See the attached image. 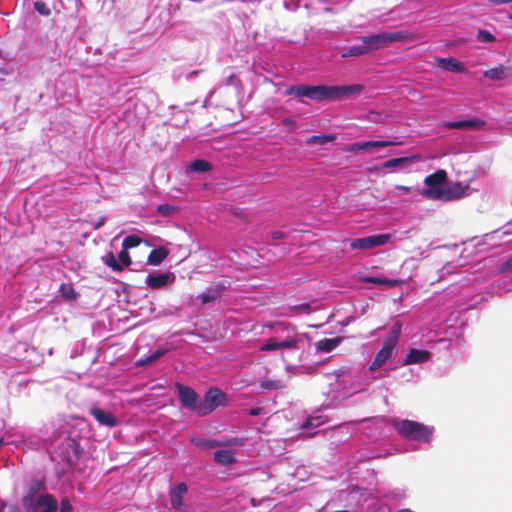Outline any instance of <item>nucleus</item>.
<instances>
[{
  "label": "nucleus",
  "instance_id": "53",
  "mask_svg": "<svg viewBox=\"0 0 512 512\" xmlns=\"http://www.w3.org/2000/svg\"><path fill=\"white\" fill-rule=\"evenodd\" d=\"M504 228L506 229L504 231L505 234H512V220L509 221L505 226Z\"/></svg>",
  "mask_w": 512,
  "mask_h": 512
},
{
  "label": "nucleus",
  "instance_id": "43",
  "mask_svg": "<svg viewBox=\"0 0 512 512\" xmlns=\"http://www.w3.org/2000/svg\"><path fill=\"white\" fill-rule=\"evenodd\" d=\"M499 270L502 273L512 271V255L500 264Z\"/></svg>",
  "mask_w": 512,
  "mask_h": 512
},
{
  "label": "nucleus",
  "instance_id": "40",
  "mask_svg": "<svg viewBox=\"0 0 512 512\" xmlns=\"http://www.w3.org/2000/svg\"><path fill=\"white\" fill-rule=\"evenodd\" d=\"M146 283L154 289L160 288V274H149Z\"/></svg>",
  "mask_w": 512,
  "mask_h": 512
},
{
  "label": "nucleus",
  "instance_id": "54",
  "mask_svg": "<svg viewBox=\"0 0 512 512\" xmlns=\"http://www.w3.org/2000/svg\"><path fill=\"white\" fill-rule=\"evenodd\" d=\"M396 189L404 192H409L411 190V187L404 185H396Z\"/></svg>",
  "mask_w": 512,
  "mask_h": 512
},
{
  "label": "nucleus",
  "instance_id": "18",
  "mask_svg": "<svg viewBox=\"0 0 512 512\" xmlns=\"http://www.w3.org/2000/svg\"><path fill=\"white\" fill-rule=\"evenodd\" d=\"M89 412L102 426L113 428L118 424L117 418L111 412H107L99 407H91Z\"/></svg>",
  "mask_w": 512,
  "mask_h": 512
},
{
  "label": "nucleus",
  "instance_id": "34",
  "mask_svg": "<svg viewBox=\"0 0 512 512\" xmlns=\"http://www.w3.org/2000/svg\"><path fill=\"white\" fill-rule=\"evenodd\" d=\"M238 443H239L238 439L234 438L232 440H229V441L225 442L224 444H238ZM196 444L197 445H202L205 448H213V447L219 446V445H221L223 443L222 442H218L216 440H211V439H202L199 442H197Z\"/></svg>",
  "mask_w": 512,
  "mask_h": 512
},
{
  "label": "nucleus",
  "instance_id": "41",
  "mask_svg": "<svg viewBox=\"0 0 512 512\" xmlns=\"http://www.w3.org/2000/svg\"><path fill=\"white\" fill-rule=\"evenodd\" d=\"M148 263L151 265H160V248H155L150 252Z\"/></svg>",
  "mask_w": 512,
  "mask_h": 512
},
{
  "label": "nucleus",
  "instance_id": "45",
  "mask_svg": "<svg viewBox=\"0 0 512 512\" xmlns=\"http://www.w3.org/2000/svg\"><path fill=\"white\" fill-rule=\"evenodd\" d=\"M175 280L173 272H162V287L172 283Z\"/></svg>",
  "mask_w": 512,
  "mask_h": 512
},
{
  "label": "nucleus",
  "instance_id": "13",
  "mask_svg": "<svg viewBox=\"0 0 512 512\" xmlns=\"http://www.w3.org/2000/svg\"><path fill=\"white\" fill-rule=\"evenodd\" d=\"M485 124L486 122L483 119L473 117L456 121H444L441 126L445 129L480 130Z\"/></svg>",
  "mask_w": 512,
  "mask_h": 512
},
{
  "label": "nucleus",
  "instance_id": "58",
  "mask_svg": "<svg viewBox=\"0 0 512 512\" xmlns=\"http://www.w3.org/2000/svg\"><path fill=\"white\" fill-rule=\"evenodd\" d=\"M261 386L268 389L271 388L270 381H263Z\"/></svg>",
  "mask_w": 512,
  "mask_h": 512
},
{
  "label": "nucleus",
  "instance_id": "25",
  "mask_svg": "<svg viewBox=\"0 0 512 512\" xmlns=\"http://www.w3.org/2000/svg\"><path fill=\"white\" fill-rule=\"evenodd\" d=\"M46 490L45 482L42 480H33L29 483L27 492L22 498H37L38 495L43 494Z\"/></svg>",
  "mask_w": 512,
  "mask_h": 512
},
{
  "label": "nucleus",
  "instance_id": "24",
  "mask_svg": "<svg viewBox=\"0 0 512 512\" xmlns=\"http://www.w3.org/2000/svg\"><path fill=\"white\" fill-rule=\"evenodd\" d=\"M508 75H509L508 68H506L502 65L490 68L483 72L484 78L489 79L491 81H502V80L506 79L508 77Z\"/></svg>",
  "mask_w": 512,
  "mask_h": 512
},
{
  "label": "nucleus",
  "instance_id": "61",
  "mask_svg": "<svg viewBox=\"0 0 512 512\" xmlns=\"http://www.w3.org/2000/svg\"><path fill=\"white\" fill-rule=\"evenodd\" d=\"M232 78L233 76H230L229 79H228V83L232 82Z\"/></svg>",
  "mask_w": 512,
  "mask_h": 512
},
{
  "label": "nucleus",
  "instance_id": "20",
  "mask_svg": "<svg viewBox=\"0 0 512 512\" xmlns=\"http://www.w3.org/2000/svg\"><path fill=\"white\" fill-rule=\"evenodd\" d=\"M187 493V485L179 482L170 489V501L173 507L179 508L183 504V497Z\"/></svg>",
  "mask_w": 512,
  "mask_h": 512
},
{
  "label": "nucleus",
  "instance_id": "35",
  "mask_svg": "<svg viewBox=\"0 0 512 512\" xmlns=\"http://www.w3.org/2000/svg\"><path fill=\"white\" fill-rule=\"evenodd\" d=\"M141 243V239L137 235L126 236L122 242V247L125 250L137 247Z\"/></svg>",
  "mask_w": 512,
  "mask_h": 512
},
{
  "label": "nucleus",
  "instance_id": "50",
  "mask_svg": "<svg viewBox=\"0 0 512 512\" xmlns=\"http://www.w3.org/2000/svg\"><path fill=\"white\" fill-rule=\"evenodd\" d=\"M4 512H22L18 505H10Z\"/></svg>",
  "mask_w": 512,
  "mask_h": 512
},
{
  "label": "nucleus",
  "instance_id": "44",
  "mask_svg": "<svg viewBox=\"0 0 512 512\" xmlns=\"http://www.w3.org/2000/svg\"><path fill=\"white\" fill-rule=\"evenodd\" d=\"M72 511H73V507H72L69 499H67V498L62 499L60 502V506H59V512H72Z\"/></svg>",
  "mask_w": 512,
  "mask_h": 512
},
{
  "label": "nucleus",
  "instance_id": "47",
  "mask_svg": "<svg viewBox=\"0 0 512 512\" xmlns=\"http://www.w3.org/2000/svg\"><path fill=\"white\" fill-rule=\"evenodd\" d=\"M285 236V233L282 231H274L271 233V239L274 242V244H276L277 241L285 238Z\"/></svg>",
  "mask_w": 512,
  "mask_h": 512
},
{
  "label": "nucleus",
  "instance_id": "56",
  "mask_svg": "<svg viewBox=\"0 0 512 512\" xmlns=\"http://www.w3.org/2000/svg\"><path fill=\"white\" fill-rule=\"evenodd\" d=\"M105 223V219L104 218H101L94 226V229L97 230L99 229L100 227H102Z\"/></svg>",
  "mask_w": 512,
  "mask_h": 512
},
{
  "label": "nucleus",
  "instance_id": "57",
  "mask_svg": "<svg viewBox=\"0 0 512 512\" xmlns=\"http://www.w3.org/2000/svg\"><path fill=\"white\" fill-rule=\"evenodd\" d=\"M275 334H276V336L274 338H277V339H283L286 336V333H283V332H278Z\"/></svg>",
  "mask_w": 512,
  "mask_h": 512
},
{
  "label": "nucleus",
  "instance_id": "19",
  "mask_svg": "<svg viewBox=\"0 0 512 512\" xmlns=\"http://www.w3.org/2000/svg\"><path fill=\"white\" fill-rule=\"evenodd\" d=\"M213 165L205 159H195L185 168V173L192 178L193 174H202L212 171Z\"/></svg>",
  "mask_w": 512,
  "mask_h": 512
},
{
  "label": "nucleus",
  "instance_id": "26",
  "mask_svg": "<svg viewBox=\"0 0 512 512\" xmlns=\"http://www.w3.org/2000/svg\"><path fill=\"white\" fill-rule=\"evenodd\" d=\"M360 282L366 283V284H374L377 286H393L395 284V280H390L384 277H378V276H362L360 277Z\"/></svg>",
  "mask_w": 512,
  "mask_h": 512
},
{
  "label": "nucleus",
  "instance_id": "5",
  "mask_svg": "<svg viewBox=\"0 0 512 512\" xmlns=\"http://www.w3.org/2000/svg\"><path fill=\"white\" fill-rule=\"evenodd\" d=\"M424 184L425 188L420 192L423 197L430 200H441L447 185V172L443 169L436 170L425 177Z\"/></svg>",
  "mask_w": 512,
  "mask_h": 512
},
{
  "label": "nucleus",
  "instance_id": "16",
  "mask_svg": "<svg viewBox=\"0 0 512 512\" xmlns=\"http://www.w3.org/2000/svg\"><path fill=\"white\" fill-rule=\"evenodd\" d=\"M416 156H403L388 159L380 164V168L391 171H404L407 165L415 162Z\"/></svg>",
  "mask_w": 512,
  "mask_h": 512
},
{
  "label": "nucleus",
  "instance_id": "9",
  "mask_svg": "<svg viewBox=\"0 0 512 512\" xmlns=\"http://www.w3.org/2000/svg\"><path fill=\"white\" fill-rule=\"evenodd\" d=\"M390 233H380L367 237L355 238L350 241V247L354 250H368L383 246L391 240Z\"/></svg>",
  "mask_w": 512,
  "mask_h": 512
},
{
  "label": "nucleus",
  "instance_id": "7",
  "mask_svg": "<svg viewBox=\"0 0 512 512\" xmlns=\"http://www.w3.org/2000/svg\"><path fill=\"white\" fill-rule=\"evenodd\" d=\"M22 505L26 512H57L58 503L50 493H43L37 498H22Z\"/></svg>",
  "mask_w": 512,
  "mask_h": 512
},
{
  "label": "nucleus",
  "instance_id": "1",
  "mask_svg": "<svg viewBox=\"0 0 512 512\" xmlns=\"http://www.w3.org/2000/svg\"><path fill=\"white\" fill-rule=\"evenodd\" d=\"M364 90L361 84L351 85H291L285 90V95L295 98L306 97L313 101H335L360 94Z\"/></svg>",
  "mask_w": 512,
  "mask_h": 512
},
{
  "label": "nucleus",
  "instance_id": "60",
  "mask_svg": "<svg viewBox=\"0 0 512 512\" xmlns=\"http://www.w3.org/2000/svg\"><path fill=\"white\" fill-rule=\"evenodd\" d=\"M319 433H320V431H316L315 433L309 434V436L312 437V436H315V435H317Z\"/></svg>",
  "mask_w": 512,
  "mask_h": 512
},
{
  "label": "nucleus",
  "instance_id": "2",
  "mask_svg": "<svg viewBox=\"0 0 512 512\" xmlns=\"http://www.w3.org/2000/svg\"><path fill=\"white\" fill-rule=\"evenodd\" d=\"M265 327L273 330L274 333H286V336L283 339H277L274 337L267 339L261 345L260 351L270 352L279 349H299L300 339L296 336V329L293 325L283 321H274L266 324Z\"/></svg>",
  "mask_w": 512,
  "mask_h": 512
},
{
  "label": "nucleus",
  "instance_id": "30",
  "mask_svg": "<svg viewBox=\"0 0 512 512\" xmlns=\"http://www.w3.org/2000/svg\"><path fill=\"white\" fill-rule=\"evenodd\" d=\"M336 139V135L334 134H325L321 133L318 135H312L307 139L308 144H317V145H325L329 142H332Z\"/></svg>",
  "mask_w": 512,
  "mask_h": 512
},
{
  "label": "nucleus",
  "instance_id": "8",
  "mask_svg": "<svg viewBox=\"0 0 512 512\" xmlns=\"http://www.w3.org/2000/svg\"><path fill=\"white\" fill-rule=\"evenodd\" d=\"M176 389L181 406L198 415L201 398L197 392L193 388L180 383L176 384Z\"/></svg>",
  "mask_w": 512,
  "mask_h": 512
},
{
  "label": "nucleus",
  "instance_id": "21",
  "mask_svg": "<svg viewBox=\"0 0 512 512\" xmlns=\"http://www.w3.org/2000/svg\"><path fill=\"white\" fill-rule=\"evenodd\" d=\"M342 341L343 338L340 336L334 338H323L315 343V348L317 352L330 353L336 349Z\"/></svg>",
  "mask_w": 512,
  "mask_h": 512
},
{
  "label": "nucleus",
  "instance_id": "48",
  "mask_svg": "<svg viewBox=\"0 0 512 512\" xmlns=\"http://www.w3.org/2000/svg\"><path fill=\"white\" fill-rule=\"evenodd\" d=\"M415 372L413 369H408L407 371L403 372L402 378H404L406 381H410L415 377Z\"/></svg>",
  "mask_w": 512,
  "mask_h": 512
},
{
  "label": "nucleus",
  "instance_id": "42",
  "mask_svg": "<svg viewBox=\"0 0 512 512\" xmlns=\"http://www.w3.org/2000/svg\"><path fill=\"white\" fill-rule=\"evenodd\" d=\"M118 262L123 266H129L131 264V258L127 250L122 249L118 255Z\"/></svg>",
  "mask_w": 512,
  "mask_h": 512
},
{
  "label": "nucleus",
  "instance_id": "27",
  "mask_svg": "<svg viewBox=\"0 0 512 512\" xmlns=\"http://www.w3.org/2000/svg\"><path fill=\"white\" fill-rule=\"evenodd\" d=\"M401 331H402L401 322L400 321L394 322L393 325L391 326L388 334L384 338V340L397 346V344L399 342Z\"/></svg>",
  "mask_w": 512,
  "mask_h": 512
},
{
  "label": "nucleus",
  "instance_id": "12",
  "mask_svg": "<svg viewBox=\"0 0 512 512\" xmlns=\"http://www.w3.org/2000/svg\"><path fill=\"white\" fill-rule=\"evenodd\" d=\"M396 347V345L383 340L381 349L376 353L375 358L369 364V370L375 371L381 368L388 360L392 358Z\"/></svg>",
  "mask_w": 512,
  "mask_h": 512
},
{
  "label": "nucleus",
  "instance_id": "6",
  "mask_svg": "<svg viewBox=\"0 0 512 512\" xmlns=\"http://www.w3.org/2000/svg\"><path fill=\"white\" fill-rule=\"evenodd\" d=\"M227 403V395L219 388L211 387L205 394L203 399L200 400V409L198 416H206L218 407L225 406Z\"/></svg>",
  "mask_w": 512,
  "mask_h": 512
},
{
  "label": "nucleus",
  "instance_id": "14",
  "mask_svg": "<svg viewBox=\"0 0 512 512\" xmlns=\"http://www.w3.org/2000/svg\"><path fill=\"white\" fill-rule=\"evenodd\" d=\"M468 191H469L468 184H462L460 182H455V183H452L451 185L447 184L440 201L449 202V201L459 200V199L467 196Z\"/></svg>",
  "mask_w": 512,
  "mask_h": 512
},
{
  "label": "nucleus",
  "instance_id": "11",
  "mask_svg": "<svg viewBox=\"0 0 512 512\" xmlns=\"http://www.w3.org/2000/svg\"><path fill=\"white\" fill-rule=\"evenodd\" d=\"M432 357V353L427 349L409 348L406 355L397 362L395 368L398 366H408L415 364H423L428 362Z\"/></svg>",
  "mask_w": 512,
  "mask_h": 512
},
{
  "label": "nucleus",
  "instance_id": "28",
  "mask_svg": "<svg viewBox=\"0 0 512 512\" xmlns=\"http://www.w3.org/2000/svg\"><path fill=\"white\" fill-rule=\"evenodd\" d=\"M366 54H369L368 49L366 48L364 42H361V44L353 45L349 47L345 52H343L342 58L360 57Z\"/></svg>",
  "mask_w": 512,
  "mask_h": 512
},
{
  "label": "nucleus",
  "instance_id": "32",
  "mask_svg": "<svg viewBox=\"0 0 512 512\" xmlns=\"http://www.w3.org/2000/svg\"><path fill=\"white\" fill-rule=\"evenodd\" d=\"M102 260L112 270L117 272L123 271V266L118 262L112 252H108L105 256L102 257Z\"/></svg>",
  "mask_w": 512,
  "mask_h": 512
},
{
  "label": "nucleus",
  "instance_id": "23",
  "mask_svg": "<svg viewBox=\"0 0 512 512\" xmlns=\"http://www.w3.org/2000/svg\"><path fill=\"white\" fill-rule=\"evenodd\" d=\"M352 432L350 430L349 424H340L331 429V435L330 437L335 439V441L342 443L349 440L351 437Z\"/></svg>",
  "mask_w": 512,
  "mask_h": 512
},
{
  "label": "nucleus",
  "instance_id": "55",
  "mask_svg": "<svg viewBox=\"0 0 512 512\" xmlns=\"http://www.w3.org/2000/svg\"><path fill=\"white\" fill-rule=\"evenodd\" d=\"M259 414H260V409L259 408H252L249 411V415H251V416H258Z\"/></svg>",
  "mask_w": 512,
  "mask_h": 512
},
{
  "label": "nucleus",
  "instance_id": "59",
  "mask_svg": "<svg viewBox=\"0 0 512 512\" xmlns=\"http://www.w3.org/2000/svg\"><path fill=\"white\" fill-rule=\"evenodd\" d=\"M284 6H285V8H286V9H288V10H296V9H297V5H294V6L291 8V7H289V5H288V3H287V2H285V3H284Z\"/></svg>",
  "mask_w": 512,
  "mask_h": 512
},
{
  "label": "nucleus",
  "instance_id": "51",
  "mask_svg": "<svg viewBox=\"0 0 512 512\" xmlns=\"http://www.w3.org/2000/svg\"><path fill=\"white\" fill-rule=\"evenodd\" d=\"M490 3L494 4V5H502V4H508V3H512V0H489Z\"/></svg>",
  "mask_w": 512,
  "mask_h": 512
},
{
  "label": "nucleus",
  "instance_id": "17",
  "mask_svg": "<svg viewBox=\"0 0 512 512\" xmlns=\"http://www.w3.org/2000/svg\"><path fill=\"white\" fill-rule=\"evenodd\" d=\"M435 61L437 66L444 71L458 74L466 72L465 65L453 57H436Z\"/></svg>",
  "mask_w": 512,
  "mask_h": 512
},
{
  "label": "nucleus",
  "instance_id": "4",
  "mask_svg": "<svg viewBox=\"0 0 512 512\" xmlns=\"http://www.w3.org/2000/svg\"><path fill=\"white\" fill-rule=\"evenodd\" d=\"M409 38V33L404 30L384 31L376 34H368L361 38L368 53H372L393 42H403Z\"/></svg>",
  "mask_w": 512,
  "mask_h": 512
},
{
  "label": "nucleus",
  "instance_id": "10",
  "mask_svg": "<svg viewBox=\"0 0 512 512\" xmlns=\"http://www.w3.org/2000/svg\"><path fill=\"white\" fill-rule=\"evenodd\" d=\"M230 287L231 282L228 280L212 282L203 293L198 295L197 299H199L202 304H209L220 298Z\"/></svg>",
  "mask_w": 512,
  "mask_h": 512
},
{
  "label": "nucleus",
  "instance_id": "3",
  "mask_svg": "<svg viewBox=\"0 0 512 512\" xmlns=\"http://www.w3.org/2000/svg\"><path fill=\"white\" fill-rule=\"evenodd\" d=\"M394 428L402 438L422 444H430L435 434L434 426L409 419L396 421Z\"/></svg>",
  "mask_w": 512,
  "mask_h": 512
},
{
  "label": "nucleus",
  "instance_id": "15",
  "mask_svg": "<svg viewBox=\"0 0 512 512\" xmlns=\"http://www.w3.org/2000/svg\"><path fill=\"white\" fill-rule=\"evenodd\" d=\"M401 142L394 140H369L364 142H355L351 144L350 151L358 152V151H368L374 148H384L389 146H395L400 144Z\"/></svg>",
  "mask_w": 512,
  "mask_h": 512
},
{
  "label": "nucleus",
  "instance_id": "31",
  "mask_svg": "<svg viewBox=\"0 0 512 512\" xmlns=\"http://www.w3.org/2000/svg\"><path fill=\"white\" fill-rule=\"evenodd\" d=\"M60 294L68 301L76 300L78 293L75 291L71 283H62L59 288Z\"/></svg>",
  "mask_w": 512,
  "mask_h": 512
},
{
  "label": "nucleus",
  "instance_id": "38",
  "mask_svg": "<svg viewBox=\"0 0 512 512\" xmlns=\"http://www.w3.org/2000/svg\"><path fill=\"white\" fill-rule=\"evenodd\" d=\"M160 357V349H156L149 357L140 358L136 361L137 366H144Z\"/></svg>",
  "mask_w": 512,
  "mask_h": 512
},
{
  "label": "nucleus",
  "instance_id": "29",
  "mask_svg": "<svg viewBox=\"0 0 512 512\" xmlns=\"http://www.w3.org/2000/svg\"><path fill=\"white\" fill-rule=\"evenodd\" d=\"M325 421H326V419H324L322 415H312V416L307 417L303 421V423L301 425V429L307 430V429H311V428H316V427H319L320 425L324 424Z\"/></svg>",
  "mask_w": 512,
  "mask_h": 512
},
{
  "label": "nucleus",
  "instance_id": "39",
  "mask_svg": "<svg viewBox=\"0 0 512 512\" xmlns=\"http://www.w3.org/2000/svg\"><path fill=\"white\" fill-rule=\"evenodd\" d=\"M288 309L293 314L308 312L310 310V304L305 302V303L290 306Z\"/></svg>",
  "mask_w": 512,
  "mask_h": 512
},
{
  "label": "nucleus",
  "instance_id": "36",
  "mask_svg": "<svg viewBox=\"0 0 512 512\" xmlns=\"http://www.w3.org/2000/svg\"><path fill=\"white\" fill-rule=\"evenodd\" d=\"M476 38L483 43H491L496 40L495 36L486 29H478Z\"/></svg>",
  "mask_w": 512,
  "mask_h": 512
},
{
  "label": "nucleus",
  "instance_id": "46",
  "mask_svg": "<svg viewBox=\"0 0 512 512\" xmlns=\"http://www.w3.org/2000/svg\"><path fill=\"white\" fill-rule=\"evenodd\" d=\"M178 208L174 205L162 203V216L170 215L176 212Z\"/></svg>",
  "mask_w": 512,
  "mask_h": 512
},
{
  "label": "nucleus",
  "instance_id": "33",
  "mask_svg": "<svg viewBox=\"0 0 512 512\" xmlns=\"http://www.w3.org/2000/svg\"><path fill=\"white\" fill-rule=\"evenodd\" d=\"M333 375L336 377V381L339 382L338 387L346 386V377L350 379V370L347 367H342L333 371Z\"/></svg>",
  "mask_w": 512,
  "mask_h": 512
},
{
  "label": "nucleus",
  "instance_id": "37",
  "mask_svg": "<svg viewBox=\"0 0 512 512\" xmlns=\"http://www.w3.org/2000/svg\"><path fill=\"white\" fill-rule=\"evenodd\" d=\"M34 9L42 16H49L51 14L50 8L41 0L34 2Z\"/></svg>",
  "mask_w": 512,
  "mask_h": 512
},
{
  "label": "nucleus",
  "instance_id": "49",
  "mask_svg": "<svg viewBox=\"0 0 512 512\" xmlns=\"http://www.w3.org/2000/svg\"><path fill=\"white\" fill-rule=\"evenodd\" d=\"M438 345H441L444 349H448L450 345V341L445 338H440L437 342Z\"/></svg>",
  "mask_w": 512,
  "mask_h": 512
},
{
  "label": "nucleus",
  "instance_id": "62",
  "mask_svg": "<svg viewBox=\"0 0 512 512\" xmlns=\"http://www.w3.org/2000/svg\"><path fill=\"white\" fill-rule=\"evenodd\" d=\"M166 353V350L162 349L161 354L162 356Z\"/></svg>",
  "mask_w": 512,
  "mask_h": 512
},
{
  "label": "nucleus",
  "instance_id": "52",
  "mask_svg": "<svg viewBox=\"0 0 512 512\" xmlns=\"http://www.w3.org/2000/svg\"><path fill=\"white\" fill-rule=\"evenodd\" d=\"M169 255V250L168 248L166 247V245H164L162 243V262L165 261V259L167 258V256Z\"/></svg>",
  "mask_w": 512,
  "mask_h": 512
},
{
  "label": "nucleus",
  "instance_id": "22",
  "mask_svg": "<svg viewBox=\"0 0 512 512\" xmlns=\"http://www.w3.org/2000/svg\"><path fill=\"white\" fill-rule=\"evenodd\" d=\"M213 460L224 466H230L236 462L234 453L229 449H218L213 453Z\"/></svg>",
  "mask_w": 512,
  "mask_h": 512
}]
</instances>
